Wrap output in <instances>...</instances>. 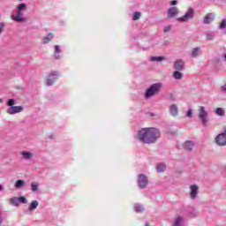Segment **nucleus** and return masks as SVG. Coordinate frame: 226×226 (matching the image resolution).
Returning a JSON list of instances; mask_svg holds the SVG:
<instances>
[{
  "instance_id": "obj_35",
  "label": "nucleus",
  "mask_w": 226,
  "mask_h": 226,
  "mask_svg": "<svg viewBox=\"0 0 226 226\" xmlns=\"http://www.w3.org/2000/svg\"><path fill=\"white\" fill-rule=\"evenodd\" d=\"M4 28V24L0 23V34L3 33V29Z\"/></svg>"
},
{
  "instance_id": "obj_20",
  "label": "nucleus",
  "mask_w": 226,
  "mask_h": 226,
  "mask_svg": "<svg viewBox=\"0 0 226 226\" xmlns=\"http://www.w3.org/2000/svg\"><path fill=\"white\" fill-rule=\"evenodd\" d=\"M52 38H54V34H49L46 37H43V43H49Z\"/></svg>"
},
{
  "instance_id": "obj_24",
  "label": "nucleus",
  "mask_w": 226,
  "mask_h": 226,
  "mask_svg": "<svg viewBox=\"0 0 226 226\" xmlns=\"http://www.w3.org/2000/svg\"><path fill=\"white\" fill-rule=\"evenodd\" d=\"M150 61H152V62H154V61H157V62L165 61V57H163V56H152L150 58Z\"/></svg>"
},
{
  "instance_id": "obj_13",
  "label": "nucleus",
  "mask_w": 226,
  "mask_h": 226,
  "mask_svg": "<svg viewBox=\"0 0 226 226\" xmlns=\"http://www.w3.org/2000/svg\"><path fill=\"white\" fill-rule=\"evenodd\" d=\"M193 141L187 140L183 144V148L185 149V151H192L193 149Z\"/></svg>"
},
{
  "instance_id": "obj_40",
  "label": "nucleus",
  "mask_w": 226,
  "mask_h": 226,
  "mask_svg": "<svg viewBox=\"0 0 226 226\" xmlns=\"http://www.w3.org/2000/svg\"><path fill=\"white\" fill-rule=\"evenodd\" d=\"M0 103H3V99L0 98Z\"/></svg>"
},
{
  "instance_id": "obj_28",
  "label": "nucleus",
  "mask_w": 226,
  "mask_h": 226,
  "mask_svg": "<svg viewBox=\"0 0 226 226\" xmlns=\"http://www.w3.org/2000/svg\"><path fill=\"white\" fill-rule=\"evenodd\" d=\"M134 209H135L136 213H142V211H144V207L140 205H136L134 207Z\"/></svg>"
},
{
  "instance_id": "obj_10",
  "label": "nucleus",
  "mask_w": 226,
  "mask_h": 226,
  "mask_svg": "<svg viewBox=\"0 0 226 226\" xmlns=\"http://www.w3.org/2000/svg\"><path fill=\"white\" fill-rule=\"evenodd\" d=\"M185 222V217L183 215H176L173 221V226H183V222Z\"/></svg>"
},
{
  "instance_id": "obj_21",
  "label": "nucleus",
  "mask_w": 226,
  "mask_h": 226,
  "mask_svg": "<svg viewBox=\"0 0 226 226\" xmlns=\"http://www.w3.org/2000/svg\"><path fill=\"white\" fill-rule=\"evenodd\" d=\"M167 168L165 167V164H163V163H160V164H158L157 165V167H156V170H157V172H159V173H161V172H165V170H166Z\"/></svg>"
},
{
  "instance_id": "obj_34",
  "label": "nucleus",
  "mask_w": 226,
  "mask_h": 226,
  "mask_svg": "<svg viewBox=\"0 0 226 226\" xmlns=\"http://www.w3.org/2000/svg\"><path fill=\"white\" fill-rule=\"evenodd\" d=\"M170 29H172V26H168L164 27V33H169V31H170Z\"/></svg>"
},
{
  "instance_id": "obj_26",
  "label": "nucleus",
  "mask_w": 226,
  "mask_h": 226,
  "mask_svg": "<svg viewBox=\"0 0 226 226\" xmlns=\"http://www.w3.org/2000/svg\"><path fill=\"white\" fill-rule=\"evenodd\" d=\"M32 192H38V182L31 183Z\"/></svg>"
},
{
  "instance_id": "obj_29",
  "label": "nucleus",
  "mask_w": 226,
  "mask_h": 226,
  "mask_svg": "<svg viewBox=\"0 0 226 226\" xmlns=\"http://www.w3.org/2000/svg\"><path fill=\"white\" fill-rule=\"evenodd\" d=\"M199 52H200V49L194 48L192 49V57H197V56H199Z\"/></svg>"
},
{
  "instance_id": "obj_15",
  "label": "nucleus",
  "mask_w": 226,
  "mask_h": 226,
  "mask_svg": "<svg viewBox=\"0 0 226 226\" xmlns=\"http://www.w3.org/2000/svg\"><path fill=\"white\" fill-rule=\"evenodd\" d=\"M56 80H57V74L49 75L47 80V86H52Z\"/></svg>"
},
{
  "instance_id": "obj_30",
  "label": "nucleus",
  "mask_w": 226,
  "mask_h": 226,
  "mask_svg": "<svg viewBox=\"0 0 226 226\" xmlns=\"http://www.w3.org/2000/svg\"><path fill=\"white\" fill-rule=\"evenodd\" d=\"M26 11V4H20L18 5V11Z\"/></svg>"
},
{
  "instance_id": "obj_22",
  "label": "nucleus",
  "mask_w": 226,
  "mask_h": 226,
  "mask_svg": "<svg viewBox=\"0 0 226 226\" xmlns=\"http://www.w3.org/2000/svg\"><path fill=\"white\" fill-rule=\"evenodd\" d=\"M173 77L174 79H176L177 80H181V79H183V73L179 72L178 71H176L173 73Z\"/></svg>"
},
{
  "instance_id": "obj_1",
  "label": "nucleus",
  "mask_w": 226,
  "mask_h": 226,
  "mask_svg": "<svg viewBox=\"0 0 226 226\" xmlns=\"http://www.w3.org/2000/svg\"><path fill=\"white\" fill-rule=\"evenodd\" d=\"M160 131L157 128H143L138 132V139L144 144H154L161 137Z\"/></svg>"
},
{
  "instance_id": "obj_31",
  "label": "nucleus",
  "mask_w": 226,
  "mask_h": 226,
  "mask_svg": "<svg viewBox=\"0 0 226 226\" xmlns=\"http://www.w3.org/2000/svg\"><path fill=\"white\" fill-rule=\"evenodd\" d=\"M19 201L21 202L22 204H26L27 202V199H26V197L22 196L18 198Z\"/></svg>"
},
{
  "instance_id": "obj_4",
  "label": "nucleus",
  "mask_w": 226,
  "mask_h": 226,
  "mask_svg": "<svg viewBox=\"0 0 226 226\" xmlns=\"http://www.w3.org/2000/svg\"><path fill=\"white\" fill-rule=\"evenodd\" d=\"M207 110H206V107L200 106L198 112V117L200 119L202 124L206 126V124L207 123Z\"/></svg>"
},
{
  "instance_id": "obj_32",
  "label": "nucleus",
  "mask_w": 226,
  "mask_h": 226,
  "mask_svg": "<svg viewBox=\"0 0 226 226\" xmlns=\"http://www.w3.org/2000/svg\"><path fill=\"white\" fill-rule=\"evenodd\" d=\"M140 19V12H135L133 15V20H139Z\"/></svg>"
},
{
  "instance_id": "obj_23",
  "label": "nucleus",
  "mask_w": 226,
  "mask_h": 226,
  "mask_svg": "<svg viewBox=\"0 0 226 226\" xmlns=\"http://www.w3.org/2000/svg\"><path fill=\"white\" fill-rule=\"evenodd\" d=\"M36 207H38V201L37 200H34L31 202L30 207H29V211H34V209H36Z\"/></svg>"
},
{
  "instance_id": "obj_3",
  "label": "nucleus",
  "mask_w": 226,
  "mask_h": 226,
  "mask_svg": "<svg viewBox=\"0 0 226 226\" xmlns=\"http://www.w3.org/2000/svg\"><path fill=\"white\" fill-rule=\"evenodd\" d=\"M162 83H155L152 85L146 92V98H151V96H154V94H158L160 90L162 89Z\"/></svg>"
},
{
  "instance_id": "obj_33",
  "label": "nucleus",
  "mask_w": 226,
  "mask_h": 226,
  "mask_svg": "<svg viewBox=\"0 0 226 226\" xmlns=\"http://www.w3.org/2000/svg\"><path fill=\"white\" fill-rule=\"evenodd\" d=\"M193 116V111L192 109L187 110L186 117H192Z\"/></svg>"
},
{
  "instance_id": "obj_12",
  "label": "nucleus",
  "mask_w": 226,
  "mask_h": 226,
  "mask_svg": "<svg viewBox=\"0 0 226 226\" xmlns=\"http://www.w3.org/2000/svg\"><path fill=\"white\" fill-rule=\"evenodd\" d=\"M179 13V10L177 9V7H170L168 10V17L170 19H172V17H176V15H178Z\"/></svg>"
},
{
  "instance_id": "obj_9",
  "label": "nucleus",
  "mask_w": 226,
  "mask_h": 226,
  "mask_svg": "<svg viewBox=\"0 0 226 226\" xmlns=\"http://www.w3.org/2000/svg\"><path fill=\"white\" fill-rule=\"evenodd\" d=\"M138 183L139 188H146L147 186V177L144 175H139Z\"/></svg>"
},
{
  "instance_id": "obj_6",
  "label": "nucleus",
  "mask_w": 226,
  "mask_h": 226,
  "mask_svg": "<svg viewBox=\"0 0 226 226\" xmlns=\"http://www.w3.org/2000/svg\"><path fill=\"white\" fill-rule=\"evenodd\" d=\"M217 146H226V130L215 137Z\"/></svg>"
},
{
  "instance_id": "obj_8",
  "label": "nucleus",
  "mask_w": 226,
  "mask_h": 226,
  "mask_svg": "<svg viewBox=\"0 0 226 226\" xmlns=\"http://www.w3.org/2000/svg\"><path fill=\"white\" fill-rule=\"evenodd\" d=\"M191 199H196L199 193V186L197 185H192L189 186Z\"/></svg>"
},
{
  "instance_id": "obj_7",
  "label": "nucleus",
  "mask_w": 226,
  "mask_h": 226,
  "mask_svg": "<svg viewBox=\"0 0 226 226\" xmlns=\"http://www.w3.org/2000/svg\"><path fill=\"white\" fill-rule=\"evenodd\" d=\"M11 19L14 22H26V18H24V12L18 11L17 14L11 16Z\"/></svg>"
},
{
  "instance_id": "obj_18",
  "label": "nucleus",
  "mask_w": 226,
  "mask_h": 226,
  "mask_svg": "<svg viewBox=\"0 0 226 226\" xmlns=\"http://www.w3.org/2000/svg\"><path fill=\"white\" fill-rule=\"evenodd\" d=\"M170 112L171 115L176 116L178 112L177 106L176 104H173L170 107Z\"/></svg>"
},
{
  "instance_id": "obj_11",
  "label": "nucleus",
  "mask_w": 226,
  "mask_h": 226,
  "mask_svg": "<svg viewBox=\"0 0 226 226\" xmlns=\"http://www.w3.org/2000/svg\"><path fill=\"white\" fill-rule=\"evenodd\" d=\"M174 68L178 72H181V70H185V62L181 59L176 60L174 63Z\"/></svg>"
},
{
  "instance_id": "obj_17",
  "label": "nucleus",
  "mask_w": 226,
  "mask_h": 226,
  "mask_svg": "<svg viewBox=\"0 0 226 226\" xmlns=\"http://www.w3.org/2000/svg\"><path fill=\"white\" fill-rule=\"evenodd\" d=\"M21 156H23V158L25 160H31V158H33V153H31V152H22Z\"/></svg>"
},
{
  "instance_id": "obj_37",
  "label": "nucleus",
  "mask_w": 226,
  "mask_h": 226,
  "mask_svg": "<svg viewBox=\"0 0 226 226\" xmlns=\"http://www.w3.org/2000/svg\"><path fill=\"white\" fill-rule=\"evenodd\" d=\"M207 40H213V35H211V34H207Z\"/></svg>"
},
{
  "instance_id": "obj_27",
  "label": "nucleus",
  "mask_w": 226,
  "mask_h": 226,
  "mask_svg": "<svg viewBox=\"0 0 226 226\" xmlns=\"http://www.w3.org/2000/svg\"><path fill=\"white\" fill-rule=\"evenodd\" d=\"M19 198H11L10 199V203L12 205V206H19Z\"/></svg>"
},
{
  "instance_id": "obj_39",
  "label": "nucleus",
  "mask_w": 226,
  "mask_h": 226,
  "mask_svg": "<svg viewBox=\"0 0 226 226\" xmlns=\"http://www.w3.org/2000/svg\"><path fill=\"white\" fill-rule=\"evenodd\" d=\"M222 91L226 92V84L222 87Z\"/></svg>"
},
{
  "instance_id": "obj_14",
  "label": "nucleus",
  "mask_w": 226,
  "mask_h": 226,
  "mask_svg": "<svg viewBox=\"0 0 226 226\" xmlns=\"http://www.w3.org/2000/svg\"><path fill=\"white\" fill-rule=\"evenodd\" d=\"M215 20V14L208 13L204 18V24H211Z\"/></svg>"
},
{
  "instance_id": "obj_19",
  "label": "nucleus",
  "mask_w": 226,
  "mask_h": 226,
  "mask_svg": "<svg viewBox=\"0 0 226 226\" xmlns=\"http://www.w3.org/2000/svg\"><path fill=\"white\" fill-rule=\"evenodd\" d=\"M22 186H26V181L24 180H18L14 185V187L17 189L22 188Z\"/></svg>"
},
{
  "instance_id": "obj_2",
  "label": "nucleus",
  "mask_w": 226,
  "mask_h": 226,
  "mask_svg": "<svg viewBox=\"0 0 226 226\" xmlns=\"http://www.w3.org/2000/svg\"><path fill=\"white\" fill-rule=\"evenodd\" d=\"M8 109H7V114H10L11 116H13L15 114H19L24 110V108L22 106H13L15 105V100L9 99L7 102Z\"/></svg>"
},
{
  "instance_id": "obj_25",
  "label": "nucleus",
  "mask_w": 226,
  "mask_h": 226,
  "mask_svg": "<svg viewBox=\"0 0 226 226\" xmlns=\"http://www.w3.org/2000/svg\"><path fill=\"white\" fill-rule=\"evenodd\" d=\"M215 114H217V116H223V114H225V109H223V108H217L215 109Z\"/></svg>"
},
{
  "instance_id": "obj_38",
  "label": "nucleus",
  "mask_w": 226,
  "mask_h": 226,
  "mask_svg": "<svg viewBox=\"0 0 226 226\" xmlns=\"http://www.w3.org/2000/svg\"><path fill=\"white\" fill-rule=\"evenodd\" d=\"M3 190H4V187L0 185V192H3Z\"/></svg>"
},
{
  "instance_id": "obj_16",
  "label": "nucleus",
  "mask_w": 226,
  "mask_h": 226,
  "mask_svg": "<svg viewBox=\"0 0 226 226\" xmlns=\"http://www.w3.org/2000/svg\"><path fill=\"white\" fill-rule=\"evenodd\" d=\"M59 54H61V48L59 47V45H56L55 52H54L55 59H59L60 57Z\"/></svg>"
},
{
  "instance_id": "obj_5",
  "label": "nucleus",
  "mask_w": 226,
  "mask_h": 226,
  "mask_svg": "<svg viewBox=\"0 0 226 226\" xmlns=\"http://www.w3.org/2000/svg\"><path fill=\"white\" fill-rule=\"evenodd\" d=\"M194 15H195V12L193 11V9H188L185 14L177 19V20L178 22H188V20H192V19H193Z\"/></svg>"
},
{
  "instance_id": "obj_36",
  "label": "nucleus",
  "mask_w": 226,
  "mask_h": 226,
  "mask_svg": "<svg viewBox=\"0 0 226 226\" xmlns=\"http://www.w3.org/2000/svg\"><path fill=\"white\" fill-rule=\"evenodd\" d=\"M176 4H177V1L173 0V1L170 2L171 6H176Z\"/></svg>"
}]
</instances>
